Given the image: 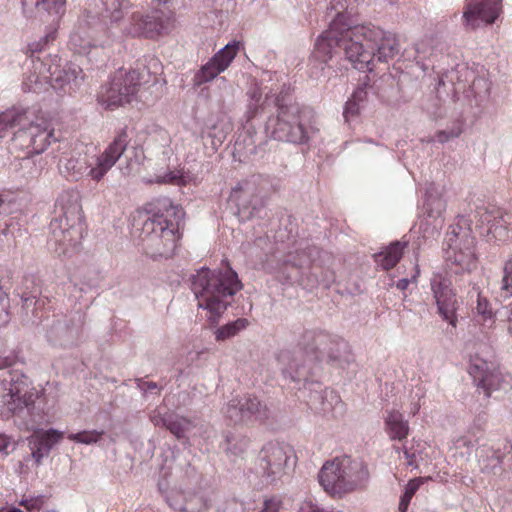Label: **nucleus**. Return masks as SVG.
<instances>
[{
  "label": "nucleus",
  "instance_id": "1",
  "mask_svg": "<svg viewBox=\"0 0 512 512\" xmlns=\"http://www.w3.org/2000/svg\"><path fill=\"white\" fill-rule=\"evenodd\" d=\"M13 132L12 144L15 148L27 150L28 156L21 159V168L29 169L28 177L40 173L30 155L43 153L51 144L53 129L44 117L35 114L30 108L13 107L0 113V138Z\"/></svg>",
  "mask_w": 512,
  "mask_h": 512
},
{
  "label": "nucleus",
  "instance_id": "2",
  "mask_svg": "<svg viewBox=\"0 0 512 512\" xmlns=\"http://www.w3.org/2000/svg\"><path fill=\"white\" fill-rule=\"evenodd\" d=\"M183 217V209L168 197L149 203L139 236L146 254L152 258L171 257L180 238L178 230Z\"/></svg>",
  "mask_w": 512,
  "mask_h": 512
},
{
  "label": "nucleus",
  "instance_id": "3",
  "mask_svg": "<svg viewBox=\"0 0 512 512\" xmlns=\"http://www.w3.org/2000/svg\"><path fill=\"white\" fill-rule=\"evenodd\" d=\"M0 417L13 419L14 424L25 431L38 427L44 416L35 405L39 391L21 370L8 369L0 376Z\"/></svg>",
  "mask_w": 512,
  "mask_h": 512
},
{
  "label": "nucleus",
  "instance_id": "4",
  "mask_svg": "<svg viewBox=\"0 0 512 512\" xmlns=\"http://www.w3.org/2000/svg\"><path fill=\"white\" fill-rule=\"evenodd\" d=\"M191 289L198 307L209 312V321L214 324L231 304L233 296L242 289V283L231 267L223 270L201 268L191 277Z\"/></svg>",
  "mask_w": 512,
  "mask_h": 512
},
{
  "label": "nucleus",
  "instance_id": "5",
  "mask_svg": "<svg viewBox=\"0 0 512 512\" xmlns=\"http://www.w3.org/2000/svg\"><path fill=\"white\" fill-rule=\"evenodd\" d=\"M55 207L56 215L49 224L48 246L58 256H71L79 250L85 228L78 193L64 191Z\"/></svg>",
  "mask_w": 512,
  "mask_h": 512
},
{
  "label": "nucleus",
  "instance_id": "6",
  "mask_svg": "<svg viewBox=\"0 0 512 512\" xmlns=\"http://www.w3.org/2000/svg\"><path fill=\"white\" fill-rule=\"evenodd\" d=\"M349 33L354 42L346 47V58L357 70L372 71L374 59L388 62L399 53L396 36L372 24H354Z\"/></svg>",
  "mask_w": 512,
  "mask_h": 512
},
{
  "label": "nucleus",
  "instance_id": "7",
  "mask_svg": "<svg viewBox=\"0 0 512 512\" xmlns=\"http://www.w3.org/2000/svg\"><path fill=\"white\" fill-rule=\"evenodd\" d=\"M129 143L126 128L121 129L114 140L95 157L86 153L72 152L59 161L60 172L69 180L78 181L90 177L99 182L124 154Z\"/></svg>",
  "mask_w": 512,
  "mask_h": 512
},
{
  "label": "nucleus",
  "instance_id": "8",
  "mask_svg": "<svg viewBox=\"0 0 512 512\" xmlns=\"http://www.w3.org/2000/svg\"><path fill=\"white\" fill-rule=\"evenodd\" d=\"M277 115L269 117L266 132L278 141L305 144L318 131L312 125V112L298 103L284 104L277 96L274 100Z\"/></svg>",
  "mask_w": 512,
  "mask_h": 512
},
{
  "label": "nucleus",
  "instance_id": "9",
  "mask_svg": "<svg viewBox=\"0 0 512 512\" xmlns=\"http://www.w3.org/2000/svg\"><path fill=\"white\" fill-rule=\"evenodd\" d=\"M318 479L325 492L342 497L366 487L369 471L362 460L342 456L326 461L319 471Z\"/></svg>",
  "mask_w": 512,
  "mask_h": 512
},
{
  "label": "nucleus",
  "instance_id": "10",
  "mask_svg": "<svg viewBox=\"0 0 512 512\" xmlns=\"http://www.w3.org/2000/svg\"><path fill=\"white\" fill-rule=\"evenodd\" d=\"M444 257L451 274H470L477 267L475 238L464 216L449 226L444 239Z\"/></svg>",
  "mask_w": 512,
  "mask_h": 512
},
{
  "label": "nucleus",
  "instance_id": "11",
  "mask_svg": "<svg viewBox=\"0 0 512 512\" xmlns=\"http://www.w3.org/2000/svg\"><path fill=\"white\" fill-rule=\"evenodd\" d=\"M57 55H49L46 60L34 63V72L27 77L28 90L36 92L42 84H49L55 90H69L79 86L84 78L82 69L75 64L65 63Z\"/></svg>",
  "mask_w": 512,
  "mask_h": 512
},
{
  "label": "nucleus",
  "instance_id": "12",
  "mask_svg": "<svg viewBox=\"0 0 512 512\" xmlns=\"http://www.w3.org/2000/svg\"><path fill=\"white\" fill-rule=\"evenodd\" d=\"M354 22L348 18L346 13L338 11L335 18L329 24L327 30L317 38L314 50L310 56L312 69L323 70L338 49H342L346 55V47L354 42L350 31Z\"/></svg>",
  "mask_w": 512,
  "mask_h": 512
},
{
  "label": "nucleus",
  "instance_id": "13",
  "mask_svg": "<svg viewBox=\"0 0 512 512\" xmlns=\"http://www.w3.org/2000/svg\"><path fill=\"white\" fill-rule=\"evenodd\" d=\"M273 191V184L269 176L252 175L240 182L233 189V197L238 202V214L241 220L261 217Z\"/></svg>",
  "mask_w": 512,
  "mask_h": 512
},
{
  "label": "nucleus",
  "instance_id": "14",
  "mask_svg": "<svg viewBox=\"0 0 512 512\" xmlns=\"http://www.w3.org/2000/svg\"><path fill=\"white\" fill-rule=\"evenodd\" d=\"M128 8L127 0H87L84 14L100 32L114 39L113 28L123 20Z\"/></svg>",
  "mask_w": 512,
  "mask_h": 512
},
{
  "label": "nucleus",
  "instance_id": "15",
  "mask_svg": "<svg viewBox=\"0 0 512 512\" xmlns=\"http://www.w3.org/2000/svg\"><path fill=\"white\" fill-rule=\"evenodd\" d=\"M294 456L293 448L285 443L269 442L263 446L258 455V470L266 483L273 484L280 480Z\"/></svg>",
  "mask_w": 512,
  "mask_h": 512
},
{
  "label": "nucleus",
  "instance_id": "16",
  "mask_svg": "<svg viewBox=\"0 0 512 512\" xmlns=\"http://www.w3.org/2000/svg\"><path fill=\"white\" fill-rule=\"evenodd\" d=\"M468 372L486 397H490L495 391L512 388L510 375L502 373L492 363L489 364L478 356L471 358Z\"/></svg>",
  "mask_w": 512,
  "mask_h": 512
},
{
  "label": "nucleus",
  "instance_id": "17",
  "mask_svg": "<svg viewBox=\"0 0 512 512\" xmlns=\"http://www.w3.org/2000/svg\"><path fill=\"white\" fill-rule=\"evenodd\" d=\"M172 22V14L163 10H153L145 15L141 12H133L130 24L124 29V32L132 37L155 38L167 33Z\"/></svg>",
  "mask_w": 512,
  "mask_h": 512
},
{
  "label": "nucleus",
  "instance_id": "18",
  "mask_svg": "<svg viewBox=\"0 0 512 512\" xmlns=\"http://www.w3.org/2000/svg\"><path fill=\"white\" fill-rule=\"evenodd\" d=\"M224 414L234 424H248L267 418V408L256 396L246 394L233 397L226 405Z\"/></svg>",
  "mask_w": 512,
  "mask_h": 512
},
{
  "label": "nucleus",
  "instance_id": "19",
  "mask_svg": "<svg viewBox=\"0 0 512 512\" xmlns=\"http://www.w3.org/2000/svg\"><path fill=\"white\" fill-rule=\"evenodd\" d=\"M113 42L106 33L97 29V25L90 23L89 18L83 16L72 31L69 39L70 48L78 54H86L91 48L106 47Z\"/></svg>",
  "mask_w": 512,
  "mask_h": 512
},
{
  "label": "nucleus",
  "instance_id": "20",
  "mask_svg": "<svg viewBox=\"0 0 512 512\" xmlns=\"http://www.w3.org/2000/svg\"><path fill=\"white\" fill-rule=\"evenodd\" d=\"M430 286L438 314L455 328L457 325L458 302L450 280L440 273H434L430 279Z\"/></svg>",
  "mask_w": 512,
  "mask_h": 512
},
{
  "label": "nucleus",
  "instance_id": "21",
  "mask_svg": "<svg viewBox=\"0 0 512 512\" xmlns=\"http://www.w3.org/2000/svg\"><path fill=\"white\" fill-rule=\"evenodd\" d=\"M238 50L239 42L226 44L195 73L192 79L193 86L200 87L215 79L221 72L229 67L236 57Z\"/></svg>",
  "mask_w": 512,
  "mask_h": 512
},
{
  "label": "nucleus",
  "instance_id": "22",
  "mask_svg": "<svg viewBox=\"0 0 512 512\" xmlns=\"http://www.w3.org/2000/svg\"><path fill=\"white\" fill-rule=\"evenodd\" d=\"M318 253L319 251L315 246L309 245L299 247L294 252H289L278 272L279 281L282 283H292L299 280L300 269L308 266Z\"/></svg>",
  "mask_w": 512,
  "mask_h": 512
},
{
  "label": "nucleus",
  "instance_id": "23",
  "mask_svg": "<svg viewBox=\"0 0 512 512\" xmlns=\"http://www.w3.org/2000/svg\"><path fill=\"white\" fill-rule=\"evenodd\" d=\"M79 329V321L64 316L52 321L46 330V338L54 346L69 347L76 343Z\"/></svg>",
  "mask_w": 512,
  "mask_h": 512
},
{
  "label": "nucleus",
  "instance_id": "24",
  "mask_svg": "<svg viewBox=\"0 0 512 512\" xmlns=\"http://www.w3.org/2000/svg\"><path fill=\"white\" fill-rule=\"evenodd\" d=\"M499 15L498 3L494 0H481L469 4L463 13L465 25L472 29L480 25H489L495 22Z\"/></svg>",
  "mask_w": 512,
  "mask_h": 512
},
{
  "label": "nucleus",
  "instance_id": "25",
  "mask_svg": "<svg viewBox=\"0 0 512 512\" xmlns=\"http://www.w3.org/2000/svg\"><path fill=\"white\" fill-rule=\"evenodd\" d=\"M346 348L347 344L344 340L318 330L317 340L313 344L312 351L327 354L331 361H338L340 359V352Z\"/></svg>",
  "mask_w": 512,
  "mask_h": 512
},
{
  "label": "nucleus",
  "instance_id": "26",
  "mask_svg": "<svg viewBox=\"0 0 512 512\" xmlns=\"http://www.w3.org/2000/svg\"><path fill=\"white\" fill-rule=\"evenodd\" d=\"M118 79V73L114 74L111 80L103 85L98 93V102L101 106L106 109H114L119 106H123V94L121 88L125 84H122Z\"/></svg>",
  "mask_w": 512,
  "mask_h": 512
},
{
  "label": "nucleus",
  "instance_id": "27",
  "mask_svg": "<svg viewBox=\"0 0 512 512\" xmlns=\"http://www.w3.org/2000/svg\"><path fill=\"white\" fill-rule=\"evenodd\" d=\"M385 432L391 440L403 441L409 434L408 421L398 410H387L384 416Z\"/></svg>",
  "mask_w": 512,
  "mask_h": 512
},
{
  "label": "nucleus",
  "instance_id": "28",
  "mask_svg": "<svg viewBox=\"0 0 512 512\" xmlns=\"http://www.w3.org/2000/svg\"><path fill=\"white\" fill-rule=\"evenodd\" d=\"M24 12L35 7L40 12H46L53 17L52 22L60 19L65 12V0H22Z\"/></svg>",
  "mask_w": 512,
  "mask_h": 512
},
{
  "label": "nucleus",
  "instance_id": "29",
  "mask_svg": "<svg viewBox=\"0 0 512 512\" xmlns=\"http://www.w3.org/2000/svg\"><path fill=\"white\" fill-rule=\"evenodd\" d=\"M309 398L307 404L310 409L315 411L316 413H327L332 408L333 402H339V397L332 391L325 389L322 390H312L310 389Z\"/></svg>",
  "mask_w": 512,
  "mask_h": 512
},
{
  "label": "nucleus",
  "instance_id": "30",
  "mask_svg": "<svg viewBox=\"0 0 512 512\" xmlns=\"http://www.w3.org/2000/svg\"><path fill=\"white\" fill-rule=\"evenodd\" d=\"M118 79L122 84H125L121 88L123 94V105L132 102L137 95L141 85V74L137 70H131L128 72L119 71Z\"/></svg>",
  "mask_w": 512,
  "mask_h": 512
},
{
  "label": "nucleus",
  "instance_id": "31",
  "mask_svg": "<svg viewBox=\"0 0 512 512\" xmlns=\"http://www.w3.org/2000/svg\"><path fill=\"white\" fill-rule=\"evenodd\" d=\"M405 243L396 241L390 244L384 251L375 254V261L384 270L393 268L401 259Z\"/></svg>",
  "mask_w": 512,
  "mask_h": 512
},
{
  "label": "nucleus",
  "instance_id": "32",
  "mask_svg": "<svg viewBox=\"0 0 512 512\" xmlns=\"http://www.w3.org/2000/svg\"><path fill=\"white\" fill-rule=\"evenodd\" d=\"M279 360L283 365H285L282 368V373L286 377H290L293 381L306 380L307 373L305 367L301 365L290 352H281Z\"/></svg>",
  "mask_w": 512,
  "mask_h": 512
},
{
  "label": "nucleus",
  "instance_id": "33",
  "mask_svg": "<svg viewBox=\"0 0 512 512\" xmlns=\"http://www.w3.org/2000/svg\"><path fill=\"white\" fill-rule=\"evenodd\" d=\"M63 438V432L56 429H49L35 435L29 441L30 445L38 446L44 453H50L51 449Z\"/></svg>",
  "mask_w": 512,
  "mask_h": 512
},
{
  "label": "nucleus",
  "instance_id": "34",
  "mask_svg": "<svg viewBox=\"0 0 512 512\" xmlns=\"http://www.w3.org/2000/svg\"><path fill=\"white\" fill-rule=\"evenodd\" d=\"M486 455H481V459L479 460L481 470L485 473L497 474L501 471V464L503 463L504 456L500 452V450H495L493 448H488L487 450H482Z\"/></svg>",
  "mask_w": 512,
  "mask_h": 512
},
{
  "label": "nucleus",
  "instance_id": "35",
  "mask_svg": "<svg viewBox=\"0 0 512 512\" xmlns=\"http://www.w3.org/2000/svg\"><path fill=\"white\" fill-rule=\"evenodd\" d=\"M196 426L191 419L179 416L172 412L166 429L170 431L177 439L186 437V433Z\"/></svg>",
  "mask_w": 512,
  "mask_h": 512
},
{
  "label": "nucleus",
  "instance_id": "36",
  "mask_svg": "<svg viewBox=\"0 0 512 512\" xmlns=\"http://www.w3.org/2000/svg\"><path fill=\"white\" fill-rule=\"evenodd\" d=\"M248 326V320L245 318H238L237 320L227 323L215 331V338L217 341H224L237 335L240 331Z\"/></svg>",
  "mask_w": 512,
  "mask_h": 512
},
{
  "label": "nucleus",
  "instance_id": "37",
  "mask_svg": "<svg viewBox=\"0 0 512 512\" xmlns=\"http://www.w3.org/2000/svg\"><path fill=\"white\" fill-rule=\"evenodd\" d=\"M425 210L429 217L438 218L446 209L445 201L438 195L433 194V188L427 190L425 200Z\"/></svg>",
  "mask_w": 512,
  "mask_h": 512
},
{
  "label": "nucleus",
  "instance_id": "38",
  "mask_svg": "<svg viewBox=\"0 0 512 512\" xmlns=\"http://www.w3.org/2000/svg\"><path fill=\"white\" fill-rule=\"evenodd\" d=\"M248 446V439L245 437L236 436L232 433L225 435V441L222 448L225 452L233 455H240Z\"/></svg>",
  "mask_w": 512,
  "mask_h": 512
},
{
  "label": "nucleus",
  "instance_id": "39",
  "mask_svg": "<svg viewBox=\"0 0 512 512\" xmlns=\"http://www.w3.org/2000/svg\"><path fill=\"white\" fill-rule=\"evenodd\" d=\"M56 38V30H52L48 32L43 38L39 41L33 42L28 45L27 54L31 58L32 69L34 70V63L39 60H42L37 54L41 53L44 47L48 42L55 40Z\"/></svg>",
  "mask_w": 512,
  "mask_h": 512
},
{
  "label": "nucleus",
  "instance_id": "40",
  "mask_svg": "<svg viewBox=\"0 0 512 512\" xmlns=\"http://www.w3.org/2000/svg\"><path fill=\"white\" fill-rule=\"evenodd\" d=\"M499 297L507 300L512 297V256L505 262Z\"/></svg>",
  "mask_w": 512,
  "mask_h": 512
},
{
  "label": "nucleus",
  "instance_id": "41",
  "mask_svg": "<svg viewBox=\"0 0 512 512\" xmlns=\"http://www.w3.org/2000/svg\"><path fill=\"white\" fill-rule=\"evenodd\" d=\"M104 435V431L98 430H84L78 433H71L68 435V439L74 441L76 443L91 445L98 443L102 436Z\"/></svg>",
  "mask_w": 512,
  "mask_h": 512
},
{
  "label": "nucleus",
  "instance_id": "42",
  "mask_svg": "<svg viewBox=\"0 0 512 512\" xmlns=\"http://www.w3.org/2000/svg\"><path fill=\"white\" fill-rule=\"evenodd\" d=\"M421 484L420 479H413L410 480L406 486L404 495L401 497L400 503H399V510L400 512H406L409 502L414 496V494L417 492Z\"/></svg>",
  "mask_w": 512,
  "mask_h": 512
},
{
  "label": "nucleus",
  "instance_id": "43",
  "mask_svg": "<svg viewBox=\"0 0 512 512\" xmlns=\"http://www.w3.org/2000/svg\"><path fill=\"white\" fill-rule=\"evenodd\" d=\"M471 299L476 297L477 306L476 310L479 315H482L485 319L491 317V309L489 307V303L486 298L482 297L478 288L473 286L472 290L469 292Z\"/></svg>",
  "mask_w": 512,
  "mask_h": 512
},
{
  "label": "nucleus",
  "instance_id": "44",
  "mask_svg": "<svg viewBox=\"0 0 512 512\" xmlns=\"http://www.w3.org/2000/svg\"><path fill=\"white\" fill-rule=\"evenodd\" d=\"M462 128L460 125L453 126L450 129L438 131L436 134V140L439 143H446L452 139L458 138L462 134Z\"/></svg>",
  "mask_w": 512,
  "mask_h": 512
},
{
  "label": "nucleus",
  "instance_id": "45",
  "mask_svg": "<svg viewBox=\"0 0 512 512\" xmlns=\"http://www.w3.org/2000/svg\"><path fill=\"white\" fill-rule=\"evenodd\" d=\"M250 96V102L248 104V118H252L254 115L257 114L259 103L262 98V92L259 88L254 87L249 91Z\"/></svg>",
  "mask_w": 512,
  "mask_h": 512
},
{
  "label": "nucleus",
  "instance_id": "46",
  "mask_svg": "<svg viewBox=\"0 0 512 512\" xmlns=\"http://www.w3.org/2000/svg\"><path fill=\"white\" fill-rule=\"evenodd\" d=\"M9 298L0 286V326L9 322Z\"/></svg>",
  "mask_w": 512,
  "mask_h": 512
},
{
  "label": "nucleus",
  "instance_id": "47",
  "mask_svg": "<svg viewBox=\"0 0 512 512\" xmlns=\"http://www.w3.org/2000/svg\"><path fill=\"white\" fill-rule=\"evenodd\" d=\"M20 505L24 506L28 512H37L44 505V497L37 496V497L29 498V499H22L20 501Z\"/></svg>",
  "mask_w": 512,
  "mask_h": 512
},
{
  "label": "nucleus",
  "instance_id": "48",
  "mask_svg": "<svg viewBox=\"0 0 512 512\" xmlns=\"http://www.w3.org/2000/svg\"><path fill=\"white\" fill-rule=\"evenodd\" d=\"M318 330L310 329L304 331L301 336L300 345L307 351H312L313 344L317 340Z\"/></svg>",
  "mask_w": 512,
  "mask_h": 512
},
{
  "label": "nucleus",
  "instance_id": "49",
  "mask_svg": "<svg viewBox=\"0 0 512 512\" xmlns=\"http://www.w3.org/2000/svg\"><path fill=\"white\" fill-rule=\"evenodd\" d=\"M171 414L172 412L162 414L158 409H155L150 414V421L156 427L166 428Z\"/></svg>",
  "mask_w": 512,
  "mask_h": 512
},
{
  "label": "nucleus",
  "instance_id": "50",
  "mask_svg": "<svg viewBox=\"0 0 512 512\" xmlns=\"http://www.w3.org/2000/svg\"><path fill=\"white\" fill-rule=\"evenodd\" d=\"M362 108H364V105H362L360 102H356L355 100L350 98L346 102L344 113H343L346 121L348 122L350 120V117L359 114V112Z\"/></svg>",
  "mask_w": 512,
  "mask_h": 512
},
{
  "label": "nucleus",
  "instance_id": "51",
  "mask_svg": "<svg viewBox=\"0 0 512 512\" xmlns=\"http://www.w3.org/2000/svg\"><path fill=\"white\" fill-rule=\"evenodd\" d=\"M136 386L143 393L155 391V393L158 395L161 390V388L158 386L156 382L145 381L142 378L136 379Z\"/></svg>",
  "mask_w": 512,
  "mask_h": 512
},
{
  "label": "nucleus",
  "instance_id": "52",
  "mask_svg": "<svg viewBox=\"0 0 512 512\" xmlns=\"http://www.w3.org/2000/svg\"><path fill=\"white\" fill-rule=\"evenodd\" d=\"M15 355L6 349H0V370L11 367L15 362Z\"/></svg>",
  "mask_w": 512,
  "mask_h": 512
},
{
  "label": "nucleus",
  "instance_id": "53",
  "mask_svg": "<svg viewBox=\"0 0 512 512\" xmlns=\"http://www.w3.org/2000/svg\"><path fill=\"white\" fill-rule=\"evenodd\" d=\"M367 90H366V83L363 84V86H359L352 94L351 99L355 100L356 102H360L362 105L365 106L366 100H367Z\"/></svg>",
  "mask_w": 512,
  "mask_h": 512
},
{
  "label": "nucleus",
  "instance_id": "54",
  "mask_svg": "<svg viewBox=\"0 0 512 512\" xmlns=\"http://www.w3.org/2000/svg\"><path fill=\"white\" fill-rule=\"evenodd\" d=\"M281 502L277 499H269L264 502L260 512H279Z\"/></svg>",
  "mask_w": 512,
  "mask_h": 512
},
{
  "label": "nucleus",
  "instance_id": "55",
  "mask_svg": "<svg viewBox=\"0 0 512 512\" xmlns=\"http://www.w3.org/2000/svg\"><path fill=\"white\" fill-rule=\"evenodd\" d=\"M21 300H22L23 307H25V308L34 306L38 302L36 293L28 294L26 292H23L21 295Z\"/></svg>",
  "mask_w": 512,
  "mask_h": 512
},
{
  "label": "nucleus",
  "instance_id": "56",
  "mask_svg": "<svg viewBox=\"0 0 512 512\" xmlns=\"http://www.w3.org/2000/svg\"><path fill=\"white\" fill-rule=\"evenodd\" d=\"M31 450L32 457L37 464H40L42 459L49 455L48 453H44V451L40 449L38 446L31 445Z\"/></svg>",
  "mask_w": 512,
  "mask_h": 512
},
{
  "label": "nucleus",
  "instance_id": "57",
  "mask_svg": "<svg viewBox=\"0 0 512 512\" xmlns=\"http://www.w3.org/2000/svg\"><path fill=\"white\" fill-rule=\"evenodd\" d=\"M11 444V438L5 434H0V453L8 455L7 448Z\"/></svg>",
  "mask_w": 512,
  "mask_h": 512
},
{
  "label": "nucleus",
  "instance_id": "58",
  "mask_svg": "<svg viewBox=\"0 0 512 512\" xmlns=\"http://www.w3.org/2000/svg\"><path fill=\"white\" fill-rule=\"evenodd\" d=\"M208 136L212 138V145L215 149H217L218 146H220L224 140V136H217L216 134H213L212 132L208 133Z\"/></svg>",
  "mask_w": 512,
  "mask_h": 512
},
{
  "label": "nucleus",
  "instance_id": "59",
  "mask_svg": "<svg viewBox=\"0 0 512 512\" xmlns=\"http://www.w3.org/2000/svg\"><path fill=\"white\" fill-rule=\"evenodd\" d=\"M410 281H411V280H410V279H408V278H402V279H400V280L397 282L396 287H397L399 290H402V291H403V290H406V289H407V287H408V285H409V283H410Z\"/></svg>",
  "mask_w": 512,
  "mask_h": 512
},
{
  "label": "nucleus",
  "instance_id": "60",
  "mask_svg": "<svg viewBox=\"0 0 512 512\" xmlns=\"http://www.w3.org/2000/svg\"><path fill=\"white\" fill-rule=\"evenodd\" d=\"M178 177L173 175V174H168L166 176L163 177V182H170V183H175L177 181Z\"/></svg>",
  "mask_w": 512,
  "mask_h": 512
},
{
  "label": "nucleus",
  "instance_id": "61",
  "mask_svg": "<svg viewBox=\"0 0 512 512\" xmlns=\"http://www.w3.org/2000/svg\"><path fill=\"white\" fill-rule=\"evenodd\" d=\"M159 137L164 141L165 145H167L169 143V137H168V134L166 131L164 130H161L159 133H158Z\"/></svg>",
  "mask_w": 512,
  "mask_h": 512
},
{
  "label": "nucleus",
  "instance_id": "62",
  "mask_svg": "<svg viewBox=\"0 0 512 512\" xmlns=\"http://www.w3.org/2000/svg\"><path fill=\"white\" fill-rule=\"evenodd\" d=\"M324 285L326 287H329V285L334 281V274L330 273L329 276H327L325 279L322 280Z\"/></svg>",
  "mask_w": 512,
  "mask_h": 512
},
{
  "label": "nucleus",
  "instance_id": "63",
  "mask_svg": "<svg viewBox=\"0 0 512 512\" xmlns=\"http://www.w3.org/2000/svg\"><path fill=\"white\" fill-rule=\"evenodd\" d=\"M404 455L406 457V459H408V464L409 465H412L413 463V458H414V454H411L406 448L404 449Z\"/></svg>",
  "mask_w": 512,
  "mask_h": 512
},
{
  "label": "nucleus",
  "instance_id": "64",
  "mask_svg": "<svg viewBox=\"0 0 512 512\" xmlns=\"http://www.w3.org/2000/svg\"><path fill=\"white\" fill-rule=\"evenodd\" d=\"M0 512H23V511L17 507H8V508L1 509Z\"/></svg>",
  "mask_w": 512,
  "mask_h": 512
}]
</instances>
